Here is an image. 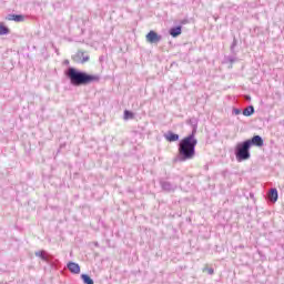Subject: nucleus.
Returning <instances> with one entry per match:
<instances>
[{
  "label": "nucleus",
  "mask_w": 284,
  "mask_h": 284,
  "mask_svg": "<svg viewBox=\"0 0 284 284\" xmlns=\"http://www.w3.org/2000/svg\"><path fill=\"white\" fill-rule=\"evenodd\" d=\"M196 143H199V141H196L194 134L187 135L181 140L179 145V154L182 156L183 161L194 159V155L196 154Z\"/></svg>",
  "instance_id": "nucleus-2"
},
{
  "label": "nucleus",
  "mask_w": 284,
  "mask_h": 284,
  "mask_svg": "<svg viewBox=\"0 0 284 284\" xmlns=\"http://www.w3.org/2000/svg\"><path fill=\"white\" fill-rule=\"evenodd\" d=\"M7 21H16V23H21L26 21V16L23 14H9Z\"/></svg>",
  "instance_id": "nucleus-5"
},
{
  "label": "nucleus",
  "mask_w": 284,
  "mask_h": 284,
  "mask_svg": "<svg viewBox=\"0 0 284 284\" xmlns=\"http://www.w3.org/2000/svg\"><path fill=\"white\" fill-rule=\"evenodd\" d=\"M247 100H250V97H246Z\"/></svg>",
  "instance_id": "nucleus-18"
},
{
  "label": "nucleus",
  "mask_w": 284,
  "mask_h": 284,
  "mask_svg": "<svg viewBox=\"0 0 284 284\" xmlns=\"http://www.w3.org/2000/svg\"><path fill=\"white\" fill-rule=\"evenodd\" d=\"M44 254H45V252L39 251L36 253V256H39L40 258H44Z\"/></svg>",
  "instance_id": "nucleus-15"
},
{
  "label": "nucleus",
  "mask_w": 284,
  "mask_h": 284,
  "mask_svg": "<svg viewBox=\"0 0 284 284\" xmlns=\"http://www.w3.org/2000/svg\"><path fill=\"white\" fill-rule=\"evenodd\" d=\"M251 145H256L257 148H263V138L260 135L253 136L251 140Z\"/></svg>",
  "instance_id": "nucleus-8"
},
{
  "label": "nucleus",
  "mask_w": 284,
  "mask_h": 284,
  "mask_svg": "<svg viewBox=\"0 0 284 284\" xmlns=\"http://www.w3.org/2000/svg\"><path fill=\"white\" fill-rule=\"evenodd\" d=\"M252 146V142L250 140L244 141L243 143H239L236 145V159L237 161H247L250 159V148Z\"/></svg>",
  "instance_id": "nucleus-3"
},
{
  "label": "nucleus",
  "mask_w": 284,
  "mask_h": 284,
  "mask_svg": "<svg viewBox=\"0 0 284 284\" xmlns=\"http://www.w3.org/2000/svg\"><path fill=\"white\" fill-rule=\"evenodd\" d=\"M68 268L70 270V272L72 274H80L81 273V266H79V264H77L74 262H70L68 264Z\"/></svg>",
  "instance_id": "nucleus-7"
},
{
  "label": "nucleus",
  "mask_w": 284,
  "mask_h": 284,
  "mask_svg": "<svg viewBox=\"0 0 284 284\" xmlns=\"http://www.w3.org/2000/svg\"><path fill=\"white\" fill-rule=\"evenodd\" d=\"M268 200L272 203H276L278 201V191L276 189H271L268 193Z\"/></svg>",
  "instance_id": "nucleus-9"
},
{
  "label": "nucleus",
  "mask_w": 284,
  "mask_h": 284,
  "mask_svg": "<svg viewBox=\"0 0 284 284\" xmlns=\"http://www.w3.org/2000/svg\"><path fill=\"white\" fill-rule=\"evenodd\" d=\"M81 278L84 284H94V281L92 280V277L87 274H82Z\"/></svg>",
  "instance_id": "nucleus-11"
},
{
  "label": "nucleus",
  "mask_w": 284,
  "mask_h": 284,
  "mask_svg": "<svg viewBox=\"0 0 284 284\" xmlns=\"http://www.w3.org/2000/svg\"><path fill=\"white\" fill-rule=\"evenodd\" d=\"M204 272H207V274H214V268L212 267H205Z\"/></svg>",
  "instance_id": "nucleus-16"
},
{
  "label": "nucleus",
  "mask_w": 284,
  "mask_h": 284,
  "mask_svg": "<svg viewBox=\"0 0 284 284\" xmlns=\"http://www.w3.org/2000/svg\"><path fill=\"white\" fill-rule=\"evenodd\" d=\"M68 77L72 85H88L89 83H97L100 79L99 75L88 74L74 68L68 70Z\"/></svg>",
  "instance_id": "nucleus-1"
},
{
  "label": "nucleus",
  "mask_w": 284,
  "mask_h": 284,
  "mask_svg": "<svg viewBox=\"0 0 284 284\" xmlns=\"http://www.w3.org/2000/svg\"><path fill=\"white\" fill-rule=\"evenodd\" d=\"M128 119H134V113H132L129 110L124 111V120L128 121Z\"/></svg>",
  "instance_id": "nucleus-14"
},
{
  "label": "nucleus",
  "mask_w": 284,
  "mask_h": 284,
  "mask_svg": "<svg viewBox=\"0 0 284 284\" xmlns=\"http://www.w3.org/2000/svg\"><path fill=\"white\" fill-rule=\"evenodd\" d=\"M145 39L148 43H159L161 41V36L156 33V31H150L146 36Z\"/></svg>",
  "instance_id": "nucleus-4"
},
{
  "label": "nucleus",
  "mask_w": 284,
  "mask_h": 284,
  "mask_svg": "<svg viewBox=\"0 0 284 284\" xmlns=\"http://www.w3.org/2000/svg\"><path fill=\"white\" fill-rule=\"evenodd\" d=\"M170 34H171V37H174V38L179 37L181 34V27L171 29Z\"/></svg>",
  "instance_id": "nucleus-12"
},
{
  "label": "nucleus",
  "mask_w": 284,
  "mask_h": 284,
  "mask_svg": "<svg viewBox=\"0 0 284 284\" xmlns=\"http://www.w3.org/2000/svg\"><path fill=\"white\" fill-rule=\"evenodd\" d=\"M164 139L166 141H169V143H174L175 141H179V134L172 132V131H169L165 135H164Z\"/></svg>",
  "instance_id": "nucleus-6"
},
{
  "label": "nucleus",
  "mask_w": 284,
  "mask_h": 284,
  "mask_svg": "<svg viewBox=\"0 0 284 284\" xmlns=\"http://www.w3.org/2000/svg\"><path fill=\"white\" fill-rule=\"evenodd\" d=\"M85 61H90V57L83 58V62H84V63H85Z\"/></svg>",
  "instance_id": "nucleus-17"
},
{
  "label": "nucleus",
  "mask_w": 284,
  "mask_h": 284,
  "mask_svg": "<svg viewBox=\"0 0 284 284\" xmlns=\"http://www.w3.org/2000/svg\"><path fill=\"white\" fill-rule=\"evenodd\" d=\"M244 116H252L254 114V106H248L243 111Z\"/></svg>",
  "instance_id": "nucleus-13"
},
{
  "label": "nucleus",
  "mask_w": 284,
  "mask_h": 284,
  "mask_svg": "<svg viewBox=\"0 0 284 284\" xmlns=\"http://www.w3.org/2000/svg\"><path fill=\"white\" fill-rule=\"evenodd\" d=\"M3 34H10V29L3 24V22H0V36Z\"/></svg>",
  "instance_id": "nucleus-10"
}]
</instances>
